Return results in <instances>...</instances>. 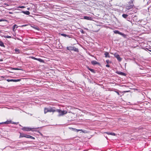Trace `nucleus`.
<instances>
[{"mask_svg":"<svg viewBox=\"0 0 151 151\" xmlns=\"http://www.w3.org/2000/svg\"><path fill=\"white\" fill-rule=\"evenodd\" d=\"M56 109L54 107H50L48 108H45L44 109V112L45 114L48 112H56Z\"/></svg>","mask_w":151,"mask_h":151,"instance_id":"nucleus-1","label":"nucleus"},{"mask_svg":"<svg viewBox=\"0 0 151 151\" xmlns=\"http://www.w3.org/2000/svg\"><path fill=\"white\" fill-rule=\"evenodd\" d=\"M56 112H57L59 113V114L58 115V116H63L64 115L66 114L67 113V111H62L60 109H56Z\"/></svg>","mask_w":151,"mask_h":151,"instance_id":"nucleus-2","label":"nucleus"},{"mask_svg":"<svg viewBox=\"0 0 151 151\" xmlns=\"http://www.w3.org/2000/svg\"><path fill=\"white\" fill-rule=\"evenodd\" d=\"M134 6L133 1L132 0H130L128 4L126 6V8L128 10L132 8Z\"/></svg>","mask_w":151,"mask_h":151,"instance_id":"nucleus-3","label":"nucleus"},{"mask_svg":"<svg viewBox=\"0 0 151 151\" xmlns=\"http://www.w3.org/2000/svg\"><path fill=\"white\" fill-rule=\"evenodd\" d=\"M66 49L70 51H74L76 52L78 51V49L77 48H75L73 47H67Z\"/></svg>","mask_w":151,"mask_h":151,"instance_id":"nucleus-4","label":"nucleus"},{"mask_svg":"<svg viewBox=\"0 0 151 151\" xmlns=\"http://www.w3.org/2000/svg\"><path fill=\"white\" fill-rule=\"evenodd\" d=\"M113 32L115 34H118L122 35L124 38H126V35L122 32H120L118 30H114L113 31Z\"/></svg>","mask_w":151,"mask_h":151,"instance_id":"nucleus-5","label":"nucleus"},{"mask_svg":"<svg viewBox=\"0 0 151 151\" xmlns=\"http://www.w3.org/2000/svg\"><path fill=\"white\" fill-rule=\"evenodd\" d=\"M32 129V128L29 127H24L22 129L24 131H29L31 130Z\"/></svg>","mask_w":151,"mask_h":151,"instance_id":"nucleus-6","label":"nucleus"},{"mask_svg":"<svg viewBox=\"0 0 151 151\" xmlns=\"http://www.w3.org/2000/svg\"><path fill=\"white\" fill-rule=\"evenodd\" d=\"M114 55L116 57L118 60L119 61H120L122 60V58L120 57L119 55L118 54L116 53L114 54Z\"/></svg>","mask_w":151,"mask_h":151,"instance_id":"nucleus-7","label":"nucleus"},{"mask_svg":"<svg viewBox=\"0 0 151 151\" xmlns=\"http://www.w3.org/2000/svg\"><path fill=\"white\" fill-rule=\"evenodd\" d=\"M20 80L19 79H7V81L8 82L13 81L14 82H17L19 81Z\"/></svg>","mask_w":151,"mask_h":151,"instance_id":"nucleus-8","label":"nucleus"},{"mask_svg":"<svg viewBox=\"0 0 151 151\" xmlns=\"http://www.w3.org/2000/svg\"><path fill=\"white\" fill-rule=\"evenodd\" d=\"M91 63L93 65H100L99 63L95 60L92 61H91Z\"/></svg>","mask_w":151,"mask_h":151,"instance_id":"nucleus-9","label":"nucleus"},{"mask_svg":"<svg viewBox=\"0 0 151 151\" xmlns=\"http://www.w3.org/2000/svg\"><path fill=\"white\" fill-rule=\"evenodd\" d=\"M116 73L120 75H121L125 76L126 74L124 73H123L122 72L119 71H116Z\"/></svg>","mask_w":151,"mask_h":151,"instance_id":"nucleus-10","label":"nucleus"},{"mask_svg":"<svg viewBox=\"0 0 151 151\" xmlns=\"http://www.w3.org/2000/svg\"><path fill=\"white\" fill-rule=\"evenodd\" d=\"M104 133H106L109 135H111L113 136H115L116 134L114 133L109 132H105Z\"/></svg>","mask_w":151,"mask_h":151,"instance_id":"nucleus-11","label":"nucleus"},{"mask_svg":"<svg viewBox=\"0 0 151 151\" xmlns=\"http://www.w3.org/2000/svg\"><path fill=\"white\" fill-rule=\"evenodd\" d=\"M26 137L28 138H30L33 139H35V138L34 137L29 135H26Z\"/></svg>","mask_w":151,"mask_h":151,"instance_id":"nucleus-12","label":"nucleus"},{"mask_svg":"<svg viewBox=\"0 0 151 151\" xmlns=\"http://www.w3.org/2000/svg\"><path fill=\"white\" fill-rule=\"evenodd\" d=\"M104 55H105V57L106 58H109V53L107 52H105L104 53Z\"/></svg>","mask_w":151,"mask_h":151,"instance_id":"nucleus-13","label":"nucleus"},{"mask_svg":"<svg viewBox=\"0 0 151 151\" xmlns=\"http://www.w3.org/2000/svg\"><path fill=\"white\" fill-rule=\"evenodd\" d=\"M84 19L88 20H91L92 18L91 17L88 16H84Z\"/></svg>","mask_w":151,"mask_h":151,"instance_id":"nucleus-14","label":"nucleus"},{"mask_svg":"<svg viewBox=\"0 0 151 151\" xmlns=\"http://www.w3.org/2000/svg\"><path fill=\"white\" fill-rule=\"evenodd\" d=\"M122 16L124 18L126 19H127V17L128 16V15L125 14H122Z\"/></svg>","mask_w":151,"mask_h":151,"instance_id":"nucleus-15","label":"nucleus"},{"mask_svg":"<svg viewBox=\"0 0 151 151\" xmlns=\"http://www.w3.org/2000/svg\"><path fill=\"white\" fill-rule=\"evenodd\" d=\"M22 12L27 15H29L30 14V12L28 11H22Z\"/></svg>","mask_w":151,"mask_h":151,"instance_id":"nucleus-16","label":"nucleus"},{"mask_svg":"<svg viewBox=\"0 0 151 151\" xmlns=\"http://www.w3.org/2000/svg\"><path fill=\"white\" fill-rule=\"evenodd\" d=\"M60 35L61 36L65 37H68L69 38H70V36H69V35H67L65 34H64V33H61V34H60Z\"/></svg>","mask_w":151,"mask_h":151,"instance_id":"nucleus-17","label":"nucleus"},{"mask_svg":"<svg viewBox=\"0 0 151 151\" xmlns=\"http://www.w3.org/2000/svg\"><path fill=\"white\" fill-rule=\"evenodd\" d=\"M26 135L24 134L20 133V134L19 136V137H26Z\"/></svg>","mask_w":151,"mask_h":151,"instance_id":"nucleus-18","label":"nucleus"},{"mask_svg":"<svg viewBox=\"0 0 151 151\" xmlns=\"http://www.w3.org/2000/svg\"><path fill=\"white\" fill-rule=\"evenodd\" d=\"M11 123H12V121H6V122H4L3 123L8 124H10Z\"/></svg>","mask_w":151,"mask_h":151,"instance_id":"nucleus-19","label":"nucleus"},{"mask_svg":"<svg viewBox=\"0 0 151 151\" xmlns=\"http://www.w3.org/2000/svg\"><path fill=\"white\" fill-rule=\"evenodd\" d=\"M0 46L4 47H5L4 45V43L1 41H0Z\"/></svg>","mask_w":151,"mask_h":151,"instance_id":"nucleus-20","label":"nucleus"},{"mask_svg":"<svg viewBox=\"0 0 151 151\" xmlns=\"http://www.w3.org/2000/svg\"><path fill=\"white\" fill-rule=\"evenodd\" d=\"M37 59L38 60H37L38 61H39L41 63H44V60L40 59V58H38Z\"/></svg>","mask_w":151,"mask_h":151,"instance_id":"nucleus-21","label":"nucleus"},{"mask_svg":"<svg viewBox=\"0 0 151 151\" xmlns=\"http://www.w3.org/2000/svg\"><path fill=\"white\" fill-rule=\"evenodd\" d=\"M15 28H17V25L16 24H14L13 26L12 29H13V31L14 30V29Z\"/></svg>","mask_w":151,"mask_h":151,"instance_id":"nucleus-22","label":"nucleus"},{"mask_svg":"<svg viewBox=\"0 0 151 151\" xmlns=\"http://www.w3.org/2000/svg\"><path fill=\"white\" fill-rule=\"evenodd\" d=\"M15 52H17V53H19V50L18 49H15Z\"/></svg>","mask_w":151,"mask_h":151,"instance_id":"nucleus-23","label":"nucleus"},{"mask_svg":"<svg viewBox=\"0 0 151 151\" xmlns=\"http://www.w3.org/2000/svg\"><path fill=\"white\" fill-rule=\"evenodd\" d=\"M74 130L75 131H76L77 132H78L82 130H81V129H74Z\"/></svg>","mask_w":151,"mask_h":151,"instance_id":"nucleus-24","label":"nucleus"},{"mask_svg":"<svg viewBox=\"0 0 151 151\" xmlns=\"http://www.w3.org/2000/svg\"><path fill=\"white\" fill-rule=\"evenodd\" d=\"M31 58L32 59H33L34 60H37V59L38 58H35V57H31Z\"/></svg>","mask_w":151,"mask_h":151,"instance_id":"nucleus-25","label":"nucleus"},{"mask_svg":"<svg viewBox=\"0 0 151 151\" xmlns=\"http://www.w3.org/2000/svg\"><path fill=\"white\" fill-rule=\"evenodd\" d=\"M106 63H107V64H108L109 63H111V61H109V60H106Z\"/></svg>","mask_w":151,"mask_h":151,"instance_id":"nucleus-26","label":"nucleus"},{"mask_svg":"<svg viewBox=\"0 0 151 151\" xmlns=\"http://www.w3.org/2000/svg\"><path fill=\"white\" fill-rule=\"evenodd\" d=\"M88 69L91 71L92 72H94V70L93 69H92L91 68H89Z\"/></svg>","mask_w":151,"mask_h":151,"instance_id":"nucleus-27","label":"nucleus"},{"mask_svg":"<svg viewBox=\"0 0 151 151\" xmlns=\"http://www.w3.org/2000/svg\"><path fill=\"white\" fill-rule=\"evenodd\" d=\"M34 28L35 29H37V30H39V28L37 27H34Z\"/></svg>","mask_w":151,"mask_h":151,"instance_id":"nucleus-28","label":"nucleus"},{"mask_svg":"<svg viewBox=\"0 0 151 151\" xmlns=\"http://www.w3.org/2000/svg\"><path fill=\"white\" fill-rule=\"evenodd\" d=\"M6 38H11V37L10 36H6Z\"/></svg>","mask_w":151,"mask_h":151,"instance_id":"nucleus-29","label":"nucleus"},{"mask_svg":"<svg viewBox=\"0 0 151 151\" xmlns=\"http://www.w3.org/2000/svg\"><path fill=\"white\" fill-rule=\"evenodd\" d=\"M11 123L13 124H17V123L16 122H12V123Z\"/></svg>","mask_w":151,"mask_h":151,"instance_id":"nucleus-30","label":"nucleus"},{"mask_svg":"<svg viewBox=\"0 0 151 151\" xmlns=\"http://www.w3.org/2000/svg\"><path fill=\"white\" fill-rule=\"evenodd\" d=\"M106 66L107 67H109L110 65H109L108 64H107L106 65Z\"/></svg>","mask_w":151,"mask_h":151,"instance_id":"nucleus-31","label":"nucleus"},{"mask_svg":"<svg viewBox=\"0 0 151 151\" xmlns=\"http://www.w3.org/2000/svg\"><path fill=\"white\" fill-rule=\"evenodd\" d=\"M14 70H20V69H18V68H14Z\"/></svg>","mask_w":151,"mask_h":151,"instance_id":"nucleus-32","label":"nucleus"},{"mask_svg":"<svg viewBox=\"0 0 151 151\" xmlns=\"http://www.w3.org/2000/svg\"><path fill=\"white\" fill-rule=\"evenodd\" d=\"M116 92L117 93V94H118V95H119V92H117V91H116Z\"/></svg>","mask_w":151,"mask_h":151,"instance_id":"nucleus-33","label":"nucleus"},{"mask_svg":"<svg viewBox=\"0 0 151 151\" xmlns=\"http://www.w3.org/2000/svg\"><path fill=\"white\" fill-rule=\"evenodd\" d=\"M27 25V24H25V25H22V27H25V26H26Z\"/></svg>","mask_w":151,"mask_h":151,"instance_id":"nucleus-34","label":"nucleus"},{"mask_svg":"<svg viewBox=\"0 0 151 151\" xmlns=\"http://www.w3.org/2000/svg\"><path fill=\"white\" fill-rule=\"evenodd\" d=\"M81 32L83 33H84V31H83V30H82L81 31Z\"/></svg>","mask_w":151,"mask_h":151,"instance_id":"nucleus-35","label":"nucleus"},{"mask_svg":"<svg viewBox=\"0 0 151 151\" xmlns=\"http://www.w3.org/2000/svg\"><path fill=\"white\" fill-rule=\"evenodd\" d=\"M3 61V60L2 59H0V61Z\"/></svg>","mask_w":151,"mask_h":151,"instance_id":"nucleus-36","label":"nucleus"},{"mask_svg":"<svg viewBox=\"0 0 151 151\" xmlns=\"http://www.w3.org/2000/svg\"><path fill=\"white\" fill-rule=\"evenodd\" d=\"M24 6H22L21 7H20V8H24Z\"/></svg>","mask_w":151,"mask_h":151,"instance_id":"nucleus-37","label":"nucleus"},{"mask_svg":"<svg viewBox=\"0 0 151 151\" xmlns=\"http://www.w3.org/2000/svg\"><path fill=\"white\" fill-rule=\"evenodd\" d=\"M3 21V20H2V19H0V22H1V21Z\"/></svg>","mask_w":151,"mask_h":151,"instance_id":"nucleus-38","label":"nucleus"},{"mask_svg":"<svg viewBox=\"0 0 151 151\" xmlns=\"http://www.w3.org/2000/svg\"><path fill=\"white\" fill-rule=\"evenodd\" d=\"M30 9V8H27V9L28 10H29Z\"/></svg>","mask_w":151,"mask_h":151,"instance_id":"nucleus-39","label":"nucleus"}]
</instances>
